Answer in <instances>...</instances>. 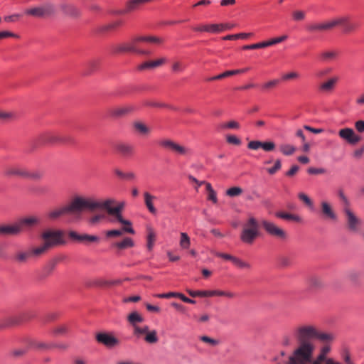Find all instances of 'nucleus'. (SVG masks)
Returning a JSON list of instances; mask_svg holds the SVG:
<instances>
[{"label":"nucleus","mask_w":364,"mask_h":364,"mask_svg":"<svg viewBox=\"0 0 364 364\" xmlns=\"http://www.w3.org/2000/svg\"><path fill=\"white\" fill-rule=\"evenodd\" d=\"M338 26L342 27L344 33H350L356 31L360 26L358 21H353L350 16L346 15L333 18L323 22L314 23L307 26L306 29L310 32H326L334 29Z\"/></svg>","instance_id":"obj_1"},{"label":"nucleus","mask_w":364,"mask_h":364,"mask_svg":"<svg viewBox=\"0 0 364 364\" xmlns=\"http://www.w3.org/2000/svg\"><path fill=\"white\" fill-rule=\"evenodd\" d=\"M57 143L72 144L73 140L70 137L62 136L56 132H46L41 134L36 141H33L26 151L31 152L42 144H53Z\"/></svg>","instance_id":"obj_2"},{"label":"nucleus","mask_w":364,"mask_h":364,"mask_svg":"<svg viewBox=\"0 0 364 364\" xmlns=\"http://www.w3.org/2000/svg\"><path fill=\"white\" fill-rule=\"evenodd\" d=\"M314 345L310 342H299V347L289 357V364H307L311 360Z\"/></svg>","instance_id":"obj_3"},{"label":"nucleus","mask_w":364,"mask_h":364,"mask_svg":"<svg viewBox=\"0 0 364 364\" xmlns=\"http://www.w3.org/2000/svg\"><path fill=\"white\" fill-rule=\"evenodd\" d=\"M259 234V224L255 218L251 217L243 226L240 240L245 244L252 245Z\"/></svg>","instance_id":"obj_4"},{"label":"nucleus","mask_w":364,"mask_h":364,"mask_svg":"<svg viewBox=\"0 0 364 364\" xmlns=\"http://www.w3.org/2000/svg\"><path fill=\"white\" fill-rule=\"evenodd\" d=\"M71 213H80L85 210H94L97 209V200L80 196L75 197L68 204Z\"/></svg>","instance_id":"obj_5"},{"label":"nucleus","mask_w":364,"mask_h":364,"mask_svg":"<svg viewBox=\"0 0 364 364\" xmlns=\"http://www.w3.org/2000/svg\"><path fill=\"white\" fill-rule=\"evenodd\" d=\"M141 42L138 37L132 38L131 41L117 45L113 47L112 52L115 54L122 53H134L140 55H150L151 52L146 50L139 48L138 43Z\"/></svg>","instance_id":"obj_6"},{"label":"nucleus","mask_w":364,"mask_h":364,"mask_svg":"<svg viewBox=\"0 0 364 364\" xmlns=\"http://www.w3.org/2000/svg\"><path fill=\"white\" fill-rule=\"evenodd\" d=\"M55 13L56 8L55 5L49 2L25 11V14L36 18H50L54 16Z\"/></svg>","instance_id":"obj_7"},{"label":"nucleus","mask_w":364,"mask_h":364,"mask_svg":"<svg viewBox=\"0 0 364 364\" xmlns=\"http://www.w3.org/2000/svg\"><path fill=\"white\" fill-rule=\"evenodd\" d=\"M124 202H121L118 203V205L116 207H114V209L110 210V215L116 216V218L119 223L124 225H127L126 227L123 228V230L125 232L134 234L135 231L132 227V224L131 221L125 220L122 217V210L124 207Z\"/></svg>","instance_id":"obj_8"},{"label":"nucleus","mask_w":364,"mask_h":364,"mask_svg":"<svg viewBox=\"0 0 364 364\" xmlns=\"http://www.w3.org/2000/svg\"><path fill=\"white\" fill-rule=\"evenodd\" d=\"M316 331L314 326H302L296 330V335L299 342H309V340L315 338Z\"/></svg>","instance_id":"obj_9"},{"label":"nucleus","mask_w":364,"mask_h":364,"mask_svg":"<svg viewBox=\"0 0 364 364\" xmlns=\"http://www.w3.org/2000/svg\"><path fill=\"white\" fill-rule=\"evenodd\" d=\"M158 144L161 147L168 149L179 155L185 156L191 153L189 148L181 146L170 139L161 140Z\"/></svg>","instance_id":"obj_10"},{"label":"nucleus","mask_w":364,"mask_h":364,"mask_svg":"<svg viewBox=\"0 0 364 364\" xmlns=\"http://www.w3.org/2000/svg\"><path fill=\"white\" fill-rule=\"evenodd\" d=\"M41 237L45 242H48L50 247L64 242L62 237L63 232L60 230H47L42 234Z\"/></svg>","instance_id":"obj_11"},{"label":"nucleus","mask_w":364,"mask_h":364,"mask_svg":"<svg viewBox=\"0 0 364 364\" xmlns=\"http://www.w3.org/2000/svg\"><path fill=\"white\" fill-rule=\"evenodd\" d=\"M262 225L265 231L269 235L278 237L282 240H285L287 238L286 232L282 228L277 227L274 223L267 220H262Z\"/></svg>","instance_id":"obj_12"},{"label":"nucleus","mask_w":364,"mask_h":364,"mask_svg":"<svg viewBox=\"0 0 364 364\" xmlns=\"http://www.w3.org/2000/svg\"><path fill=\"white\" fill-rule=\"evenodd\" d=\"M225 26L223 23L200 24L193 26L191 29L195 32H207L209 33H219L224 31Z\"/></svg>","instance_id":"obj_13"},{"label":"nucleus","mask_w":364,"mask_h":364,"mask_svg":"<svg viewBox=\"0 0 364 364\" xmlns=\"http://www.w3.org/2000/svg\"><path fill=\"white\" fill-rule=\"evenodd\" d=\"M151 1L152 0H130L126 4L125 8L118 11L117 14H125L139 10L143 4Z\"/></svg>","instance_id":"obj_14"},{"label":"nucleus","mask_w":364,"mask_h":364,"mask_svg":"<svg viewBox=\"0 0 364 364\" xmlns=\"http://www.w3.org/2000/svg\"><path fill=\"white\" fill-rule=\"evenodd\" d=\"M338 134L341 138L352 144L358 143L360 139V136L356 135L351 128L342 129L339 131Z\"/></svg>","instance_id":"obj_15"},{"label":"nucleus","mask_w":364,"mask_h":364,"mask_svg":"<svg viewBox=\"0 0 364 364\" xmlns=\"http://www.w3.org/2000/svg\"><path fill=\"white\" fill-rule=\"evenodd\" d=\"M68 236L70 239L79 242L86 241L90 242H98L100 240L97 236L87 234L80 235L75 231H70L68 232Z\"/></svg>","instance_id":"obj_16"},{"label":"nucleus","mask_w":364,"mask_h":364,"mask_svg":"<svg viewBox=\"0 0 364 364\" xmlns=\"http://www.w3.org/2000/svg\"><path fill=\"white\" fill-rule=\"evenodd\" d=\"M117 153L124 157H131L134 154V146L127 143H118L115 146Z\"/></svg>","instance_id":"obj_17"},{"label":"nucleus","mask_w":364,"mask_h":364,"mask_svg":"<svg viewBox=\"0 0 364 364\" xmlns=\"http://www.w3.org/2000/svg\"><path fill=\"white\" fill-rule=\"evenodd\" d=\"M96 339L99 343L104 344L107 347H113L119 343V341L115 337L105 333H98L96 336Z\"/></svg>","instance_id":"obj_18"},{"label":"nucleus","mask_w":364,"mask_h":364,"mask_svg":"<svg viewBox=\"0 0 364 364\" xmlns=\"http://www.w3.org/2000/svg\"><path fill=\"white\" fill-rule=\"evenodd\" d=\"M60 9L63 13L72 18H78L81 16V11L76 6L73 4H62Z\"/></svg>","instance_id":"obj_19"},{"label":"nucleus","mask_w":364,"mask_h":364,"mask_svg":"<svg viewBox=\"0 0 364 364\" xmlns=\"http://www.w3.org/2000/svg\"><path fill=\"white\" fill-rule=\"evenodd\" d=\"M339 78L337 76L329 78L327 81L322 82L318 86V91L321 92H332Z\"/></svg>","instance_id":"obj_20"},{"label":"nucleus","mask_w":364,"mask_h":364,"mask_svg":"<svg viewBox=\"0 0 364 364\" xmlns=\"http://www.w3.org/2000/svg\"><path fill=\"white\" fill-rule=\"evenodd\" d=\"M21 229L18 221L12 225L0 226V234L4 235H15L20 233Z\"/></svg>","instance_id":"obj_21"},{"label":"nucleus","mask_w":364,"mask_h":364,"mask_svg":"<svg viewBox=\"0 0 364 364\" xmlns=\"http://www.w3.org/2000/svg\"><path fill=\"white\" fill-rule=\"evenodd\" d=\"M70 213L69 205H67L50 211L47 216L50 220H55L63 215Z\"/></svg>","instance_id":"obj_22"},{"label":"nucleus","mask_w":364,"mask_h":364,"mask_svg":"<svg viewBox=\"0 0 364 364\" xmlns=\"http://www.w3.org/2000/svg\"><path fill=\"white\" fill-rule=\"evenodd\" d=\"M134 246V240L129 237H126L122 241H118L111 245L112 248H117L119 250H123L128 248H132Z\"/></svg>","instance_id":"obj_23"},{"label":"nucleus","mask_w":364,"mask_h":364,"mask_svg":"<svg viewBox=\"0 0 364 364\" xmlns=\"http://www.w3.org/2000/svg\"><path fill=\"white\" fill-rule=\"evenodd\" d=\"M18 223L21 231H23L26 228H30L39 223L40 219L36 217H28L20 219Z\"/></svg>","instance_id":"obj_24"},{"label":"nucleus","mask_w":364,"mask_h":364,"mask_svg":"<svg viewBox=\"0 0 364 364\" xmlns=\"http://www.w3.org/2000/svg\"><path fill=\"white\" fill-rule=\"evenodd\" d=\"M135 109V107L132 105H126L122 107H117L114 108L111 110L110 114L112 117H122L124 116L130 112H132L133 110Z\"/></svg>","instance_id":"obj_25"},{"label":"nucleus","mask_w":364,"mask_h":364,"mask_svg":"<svg viewBox=\"0 0 364 364\" xmlns=\"http://www.w3.org/2000/svg\"><path fill=\"white\" fill-rule=\"evenodd\" d=\"M3 174L5 176H17L26 178L27 176V170L21 167H12L6 169Z\"/></svg>","instance_id":"obj_26"},{"label":"nucleus","mask_w":364,"mask_h":364,"mask_svg":"<svg viewBox=\"0 0 364 364\" xmlns=\"http://www.w3.org/2000/svg\"><path fill=\"white\" fill-rule=\"evenodd\" d=\"M345 213L348 218L349 229L352 231H356L357 225L358 224V219L349 208H345Z\"/></svg>","instance_id":"obj_27"},{"label":"nucleus","mask_w":364,"mask_h":364,"mask_svg":"<svg viewBox=\"0 0 364 364\" xmlns=\"http://www.w3.org/2000/svg\"><path fill=\"white\" fill-rule=\"evenodd\" d=\"M166 61L165 58H160L156 60L152 61H146L139 65H138L137 69L139 70H143L146 69H152L156 67L161 65Z\"/></svg>","instance_id":"obj_28"},{"label":"nucleus","mask_w":364,"mask_h":364,"mask_svg":"<svg viewBox=\"0 0 364 364\" xmlns=\"http://www.w3.org/2000/svg\"><path fill=\"white\" fill-rule=\"evenodd\" d=\"M144 203L149 210V211L153 214L156 215L157 213V210L156 208L154 205L153 200L156 198L155 196H152L149 192H144Z\"/></svg>","instance_id":"obj_29"},{"label":"nucleus","mask_w":364,"mask_h":364,"mask_svg":"<svg viewBox=\"0 0 364 364\" xmlns=\"http://www.w3.org/2000/svg\"><path fill=\"white\" fill-rule=\"evenodd\" d=\"M114 174L120 179L132 181L136 179V174L132 171L123 172L119 168L114 170Z\"/></svg>","instance_id":"obj_30"},{"label":"nucleus","mask_w":364,"mask_h":364,"mask_svg":"<svg viewBox=\"0 0 364 364\" xmlns=\"http://www.w3.org/2000/svg\"><path fill=\"white\" fill-rule=\"evenodd\" d=\"M337 55L338 53L336 50H326L319 54V59L321 62L327 63L335 60Z\"/></svg>","instance_id":"obj_31"},{"label":"nucleus","mask_w":364,"mask_h":364,"mask_svg":"<svg viewBox=\"0 0 364 364\" xmlns=\"http://www.w3.org/2000/svg\"><path fill=\"white\" fill-rule=\"evenodd\" d=\"M321 210L323 215L331 220L336 219V215L332 210L331 205L327 202L321 203Z\"/></svg>","instance_id":"obj_32"},{"label":"nucleus","mask_w":364,"mask_h":364,"mask_svg":"<svg viewBox=\"0 0 364 364\" xmlns=\"http://www.w3.org/2000/svg\"><path fill=\"white\" fill-rule=\"evenodd\" d=\"M276 217L287 220H293L297 223L301 222V218L298 215L291 214L284 212H277L275 213Z\"/></svg>","instance_id":"obj_33"},{"label":"nucleus","mask_w":364,"mask_h":364,"mask_svg":"<svg viewBox=\"0 0 364 364\" xmlns=\"http://www.w3.org/2000/svg\"><path fill=\"white\" fill-rule=\"evenodd\" d=\"M127 320L129 323L135 328V326H137L136 324L142 322L144 319L138 312L134 311L129 314Z\"/></svg>","instance_id":"obj_34"},{"label":"nucleus","mask_w":364,"mask_h":364,"mask_svg":"<svg viewBox=\"0 0 364 364\" xmlns=\"http://www.w3.org/2000/svg\"><path fill=\"white\" fill-rule=\"evenodd\" d=\"M315 338L320 341L321 342L328 343L333 341V336L332 333L322 332L317 329Z\"/></svg>","instance_id":"obj_35"},{"label":"nucleus","mask_w":364,"mask_h":364,"mask_svg":"<svg viewBox=\"0 0 364 364\" xmlns=\"http://www.w3.org/2000/svg\"><path fill=\"white\" fill-rule=\"evenodd\" d=\"M114 203L115 201L113 199H107L102 202L97 201V204L98 205L97 209H105L110 215V210L114 209V207H112L111 205Z\"/></svg>","instance_id":"obj_36"},{"label":"nucleus","mask_w":364,"mask_h":364,"mask_svg":"<svg viewBox=\"0 0 364 364\" xmlns=\"http://www.w3.org/2000/svg\"><path fill=\"white\" fill-rule=\"evenodd\" d=\"M188 294L192 297H210L212 290H188Z\"/></svg>","instance_id":"obj_37"},{"label":"nucleus","mask_w":364,"mask_h":364,"mask_svg":"<svg viewBox=\"0 0 364 364\" xmlns=\"http://www.w3.org/2000/svg\"><path fill=\"white\" fill-rule=\"evenodd\" d=\"M252 36V33H240L236 34L227 35L223 38L224 41H235L237 39H246Z\"/></svg>","instance_id":"obj_38"},{"label":"nucleus","mask_w":364,"mask_h":364,"mask_svg":"<svg viewBox=\"0 0 364 364\" xmlns=\"http://www.w3.org/2000/svg\"><path fill=\"white\" fill-rule=\"evenodd\" d=\"M331 348L328 346H325L321 349L320 354L316 359L314 361L313 364H321V362L326 361V355L330 351Z\"/></svg>","instance_id":"obj_39"},{"label":"nucleus","mask_w":364,"mask_h":364,"mask_svg":"<svg viewBox=\"0 0 364 364\" xmlns=\"http://www.w3.org/2000/svg\"><path fill=\"white\" fill-rule=\"evenodd\" d=\"M124 21L122 20H117L116 21L112 22L109 24L105 25L101 28V31H108L117 29L119 26H122Z\"/></svg>","instance_id":"obj_40"},{"label":"nucleus","mask_w":364,"mask_h":364,"mask_svg":"<svg viewBox=\"0 0 364 364\" xmlns=\"http://www.w3.org/2000/svg\"><path fill=\"white\" fill-rule=\"evenodd\" d=\"M232 263L237 267L240 269H250L251 265L250 263L242 260L241 259L233 256Z\"/></svg>","instance_id":"obj_41"},{"label":"nucleus","mask_w":364,"mask_h":364,"mask_svg":"<svg viewBox=\"0 0 364 364\" xmlns=\"http://www.w3.org/2000/svg\"><path fill=\"white\" fill-rule=\"evenodd\" d=\"M191 245L190 237L186 232L181 233L180 246L182 249L186 250Z\"/></svg>","instance_id":"obj_42"},{"label":"nucleus","mask_w":364,"mask_h":364,"mask_svg":"<svg viewBox=\"0 0 364 364\" xmlns=\"http://www.w3.org/2000/svg\"><path fill=\"white\" fill-rule=\"evenodd\" d=\"M57 264L58 260L56 259L50 260L43 268L45 275H50L52 273V272L55 269Z\"/></svg>","instance_id":"obj_43"},{"label":"nucleus","mask_w":364,"mask_h":364,"mask_svg":"<svg viewBox=\"0 0 364 364\" xmlns=\"http://www.w3.org/2000/svg\"><path fill=\"white\" fill-rule=\"evenodd\" d=\"M99 65V61L98 60H91L87 63V70L85 71V75H90L92 73L97 70Z\"/></svg>","instance_id":"obj_44"},{"label":"nucleus","mask_w":364,"mask_h":364,"mask_svg":"<svg viewBox=\"0 0 364 364\" xmlns=\"http://www.w3.org/2000/svg\"><path fill=\"white\" fill-rule=\"evenodd\" d=\"M48 248H50V246L48 245V242H45L40 247L33 248L31 250V255L38 256L43 253H44Z\"/></svg>","instance_id":"obj_45"},{"label":"nucleus","mask_w":364,"mask_h":364,"mask_svg":"<svg viewBox=\"0 0 364 364\" xmlns=\"http://www.w3.org/2000/svg\"><path fill=\"white\" fill-rule=\"evenodd\" d=\"M279 149L285 156L292 155L296 150L295 147L290 144H282L280 146Z\"/></svg>","instance_id":"obj_46"},{"label":"nucleus","mask_w":364,"mask_h":364,"mask_svg":"<svg viewBox=\"0 0 364 364\" xmlns=\"http://www.w3.org/2000/svg\"><path fill=\"white\" fill-rule=\"evenodd\" d=\"M214 296L234 298L236 296V294L232 291H226L223 290H212V296Z\"/></svg>","instance_id":"obj_47"},{"label":"nucleus","mask_w":364,"mask_h":364,"mask_svg":"<svg viewBox=\"0 0 364 364\" xmlns=\"http://www.w3.org/2000/svg\"><path fill=\"white\" fill-rule=\"evenodd\" d=\"M133 126H134V129L140 134H146L149 132V129L144 124H143L141 122H134Z\"/></svg>","instance_id":"obj_48"},{"label":"nucleus","mask_w":364,"mask_h":364,"mask_svg":"<svg viewBox=\"0 0 364 364\" xmlns=\"http://www.w3.org/2000/svg\"><path fill=\"white\" fill-rule=\"evenodd\" d=\"M206 189L208 191V199L213 201V203H216L218 202L217 194L210 183H206Z\"/></svg>","instance_id":"obj_49"},{"label":"nucleus","mask_w":364,"mask_h":364,"mask_svg":"<svg viewBox=\"0 0 364 364\" xmlns=\"http://www.w3.org/2000/svg\"><path fill=\"white\" fill-rule=\"evenodd\" d=\"M237 75L235 70H227V71H225V72H224V73H223L221 74H219L218 75H215V76H213V77H210V80H221L223 78L228 77H230V76H232V75Z\"/></svg>","instance_id":"obj_50"},{"label":"nucleus","mask_w":364,"mask_h":364,"mask_svg":"<svg viewBox=\"0 0 364 364\" xmlns=\"http://www.w3.org/2000/svg\"><path fill=\"white\" fill-rule=\"evenodd\" d=\"M287 38H288L287 36L284 35V36H279V37H277V38L270 39L269 41H265L266 42V46H267V47H269V46H272L276 45L277 43H282V42L284 41L285 40L287 39Z\"/></svg>","instance_id":"obj_51"},{"label":"nucleus","mask_w":364,"mask_h":364,"mask_svg":"<svg viewBox=\"0 0 364 364\" xmlns=\"http://www.w3.org/2000/svg\"><path fill=\"white\" fill-rule=\"evenodd\" d=\"M279 82V80L274 79L272 80H270L269 82H267L261 85V89L263 91L270 90L276 87Z\"/></svg>","instance_id":"obj_52"},{"label":"nucleus","mask_w":364,"mask_h":364,"mask_svg":"<svg viewBox=\"0 0 364 364\" xmlns=\"http://www.w3.org/2000/svg\"><path fill=\"white\" fill-rule=\"evenodd\" d=\"M138 40H140L141 42H149L153 43H161L162 42L161 39L155 36H139L138 37Z\"/></svg>","instance_id":"obj_53"},{"label":"nucleus","mask_w":364,"mask_h":364,"mask_svg":"<svg viewBox=\"0 0 364 364\" xmlns=\"http://www.w3.org/2000/svg\"><path fill=\"white\" fill-rule=\"evenodd\" d=\"M332 72V68H325L317 70L315 73V76L318 79H323L326 77L330 73Z\"/></svg>","instance_id":"obj_54"},{"label":"nucleus","mask_w":364,"mask_h":364,"mask_svg":"<svg viewBox=\"0 0 364 364\" xmlns=\"http://www.w3.org/2000/svg\"><path fill=\"white\" fill-rule=\"evenodd\" d=\"M144 339L149 343H156L158 341V337L156 331L148 332Z\"/></svg>","instance_id":"obj_55"},{"label":"nucleus","mask_w":364,"mask_h":364,"mask_svg":"<svg viewBox=\"0 0 364 364\" xmlns=\"http://www.w3.org/2000/svg\"><path fill=\"white\" fill-rule=\"evenodd\" d=\"M267 48L265 41L244 46L242 47V49L243 50H253V49H259V48Z\"/></svg>","instance_id":"obj_56"},{"label":"nucleus","mask_w":364,"mask_h":364,"mask_svg":"<svg viewBox=\"0 0 364 364\" xmlns=\"http://www.w3.org/2000/svg\"><path fill=\"white\" fill-rule=\"evenodd\" d=\"M242 193V189L240 187H232L227 190L226 194L230 197L240 196Z\"/></svg>","instance_id":"obj_57"},{"label":"nucleus","mask_w":364,"mask_h":364,"mask_svg":"<svg viewBox=\"0 0 364 364\" xmlns=\"http://www.w3.org/2000/svg\"><path fill=\"white\" fill-rule=\"evenodd\" d=\"M31 251L21 252L16 255V258L20 262H26L30 257H31Z\"/></svg>","instance_id":"obj_58"},{"label":"nucleus","mask_w":364,"mask_h":364,"mask_svg":"<svg viewBox=\"0 0 364 364\" xmlns=\"http://www.w3.org/2000/svg\"><path fill=\"white\" fill-rule=\"evenodd\" d=\"M281 168H282L281 160L277 159V160H276L274 165L271 168H268L267 169V171L270 175H274L276 172H277L279 170H280Z\"/></svg>","instance_id":"obj_59"},{"label":"nucleus","mask_w":364,"mask_h":364,"mask_svg":"<svg viewBox=\"0 0 364 364\" xmlns=\"http://www.w3.org/2000/svg\"><path fill=\"white\" fill-rule=\"evenodd\" d=\"M155 240V234L152 230H150L147 235V248L151 250Z\"/></svg>","instance_id":"obj_60"},{"label":"nucleus","mask_w":364,"mask_h":364,"mask_svg":"<svg viewBox=\"0 0 364 364\" xmlns=\"http://www.w3.org/2000/svg\"><path fill=\"white\" fill-rule=\"evenodd\" d=\"M262 149L265 151H271L275 149V144L273 141H262Z\"/></svg>","instance_id":"obj_61"},{"label":"nucleus","mask_w":364,"mask_h":364,"mask_svg":"<svg viewBox=\"0 0 364 364\" xmlns=\"http://www.w3.org/2000/svg\"><path fill=\"white\" fill-rule=\"evenodd\" d=\"M226 141L229 144L237 145V146L240 145V144H241V140L237 136H236L235 135H228L226 136Z\"/></svg>","instance_id":"obj_62"},{"label":"nucleus","mask_w":364,"mask_h":364,"mask_svg":"<svg viewBox=\"0 0 364 364\" xmlns=\"http://www.w3.org/2000/svg\"><path fill=\"white\" fill-rule=\"evenodd\" d=\"M247 148L252 150H257L262 148V141L257 140H253L247 144Z\"/></svg>","instance_id":"obj_63"},{"label":"nucleus","mask_w":364,"mask_h":364,"mask_svg":"<svg viewBox=\"0 0 364 364\" xmlns=\"http://www.w3.org/2000/svg\"><path fill=\"white\" fill-rule=\"evenodd\" d=\"M292 16L294 21H299L304 19L306 14L302 11H295L293 12Z\"/></svg>","instance_id":"obj_64"}]
</instances>
